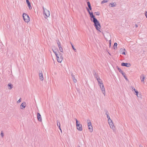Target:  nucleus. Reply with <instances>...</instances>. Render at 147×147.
Returning <instances> with one entry per match:
<instances>
[{
	"instance_id": "cd10ccee",
	"label": "nucleus",
	"mask_w": 147,
	"mask_h": 147,
	"mask_svg": "<svg viewBox=\"0 0 147 147\" xmlns=\"http://www.w3.org/2000/svg\"><path fill=\"white\" fill-rule=\"evenodd\" d=\"M71 76H72V79H75V75H74L73 74V73H71Z\"/></svg>"
},
{
	"instance_id": "20e7f679",
	"label": "nucleus",
	"mask_w": 147,
	"mask_h": 147,
	"mask_svg": "<svg viewBox=\"0 0 147 147\" xmlns=\"http://www.w3.org/2000/svg\"><path fill=\"white\" fill-rule=\"evenodd\" d=\"M76 127L77 129L80 131H82V125L80 124L78 120L76 121Z\"/></svg>"
},
{
	"instance_id": "7c9ffc66",
	"label": "nucleus",
	"mask_w": 147,
	"mask_h": 147,
	"mask_svg": "<svg viewBox=\"0 0 147 147\" xmlns=\"http://www.w3.org/2000/svg\"><path fill=\"white\" fill-rule=\"evenodd\" d=\"M107 2L106 0H104L101 2V3H104Z\"/></svg>"
},
{
	"instance_id": "72a5a7b5",
	"label": "nucleus",
	"mask_w": 147,
	"mask_h": 147,
	"mask_svg": "<svg viewBox=\"0 0 147 147\" xmlns=\"http://www.w3.org/2000/svg\"><path fill=\"white\" fill-rule=\"evenodd\" d=\"M57 44L58 45H60L61 44V43L59 41V40H58L57 41Z\"/></svg>"
},
{
	"instance_id": "49530a36",
	"label": "nucleus",
	"mask_w": 147,
	"mask_h": 147,
	"mask_svg": "<svg viewBox=\"0 0 147 147\" xmlns=\"http://www.w3.org/2000/svg\"><path fill=\"white\" fill-rule=\"evenodd\" d=\"M58 48H59V47H61V44L60 45H58Z\"/></svg>"
},
{
	"instance_id": "f257e3e1",
	"label": "nucleus",
	"mask_w": 147,
	"mask_h": 147,
	"mask_svg": "<svg viewBox=\"0 0 147 147\" xmlns=\"http://www.w3.org/2000/svg\"><path fill=\"white\" fill-rule=\"evenodd\" d=\"M86 9L90 15L91 21L93 22L94 23V25L96 29L98 31H100V28L101 26L99 22L95 18V16L94 15L92 12H90V11H89V9L87 7H86Z\"/></svg>"
},
{
	"instance_id": "bb28decb",
	"label": "nucleus",
	"mask_w": 147,
	"mask_h": 147,
	"mask_svg": "<svg viewBox=\"0 0 147 147\" xmlns=\"http://www.w3.org/2000/svg\"><path fill=\"white\" fill-rule=\"evenodd\" d=\"M120 73L123 76H124V75H125V73L122 70V72L121 71Z\"/></svg>"
},
{
	"instance_id": "c9c22d12",
	"label": "nucleus",
	"mask_w": 147,
	"mask_h": 147,
	"mask_svg": "<svg viewBox=\"0 0 147 147\" xmlns=\"http://www.w3.org/2000/svg\"><path fill=\"white\" fill-rule=\"evenodd\" d=\"M21 98H20V99L17 101V102L18 103L21 102Z\"/></svg>"
},
{
	"instance_id": "8fccbe9b",
	"label": "nucleus",
	"mask_w": 147,
	"mask_h": 147,
	"mask_svg": "<svg viewBox=\"0 0 147 147\" xmlns=\"http://www.w3.org/2000/svg\"><path fill=\"white\" fill-rule=\"evenodd\" d=\"M53 52L55 53V54H56L57 53V52H54V51H53Z\"/></svg>"
},
{
	"instance_id": "b1692460",
	"label": "nucleus",
	"mask_w": 147,
	"mask_h": 147,
	"mask_svg": "<svg viewBox=\"0 0 147 147\" xmlns=\"http://www.w3.org/2000/svg\"><path fill=\"white\" fill-rule=\"evenodd\" d=\"M59 51H60L61 52H63V49L62 48V47H59Z\"/></svg>"
},
{
	"instance_id": "39448f33",
	"label": "nucleus",
	"mask_w": 147,
	"mask_h": 147,
	"mask_svg": "<svg viewBox=\"0 0 147 147\" xmlns=\"http://www.w3.org/2000/svg\"><path fill=\"white\" fill-rule=\"evenodd\" d=\"M99 85L100 88H101V90L102 91V93L103 94H104V95H105V88L104 87L103 84L102 83V84H99Z\"/></svg>"
},
{
	"instance_id": "de8ad7c7",
	"label": "nucleus",
	"mask_w": 147,
	"mask_h": 147,
	"mask_svg": "<svg viewBox=\"0 0 147 147\" xmlns=\"http://www.w3.org/2000/svg\"><path fill=\"white\" fill-rule=\"evenodd\" d=\"M59 127V129L61 131V127H60V126H59L58 127Z\"/></svg>"
},
{
	"instance_id": "2eb2a0df",
	"label": "nucleus",
	"mask_w": 147,
	"mask_h": 147,
	"mask_svg": "<svg viewBox=\"0 0 147 147\" xmlns=\"http://www.w3.org/2000/svg\"><path fill=\"white\" fill-rule=\"evenodd\" d=\"M57 51H58V53H59V56L61 59H62V60L63 59V57L62 56V55L61 53H60L58 49H57Z\"/></svg>"
},
{
	"instance_id": "4c0bfd02",
	"label": "nucleus",
	"mask_w": 147,
	"mask_h": 147,
	"mask_svg": "<svg viewBox=\"0 0 147 147\" xmlns=\"http://www.w3.org/2000/svg\"><path fill=\"white\" fill-rule=\"evenodd\" d=\"M123 76L124 77L126 80H128V79H127V77L125 76V75H124V76Z\"/></svg>"
},
{
	"instance_id": "f704fd0d",
	"label": "nucleus",
	"mask_w": 147,
	"mask_h": 147,
	"mask_svg": "<svg viewBox=\"0 0 147 147\" xmlns=\"http://www.w3.org/2000/svg\"><path fill=\"white\" fill-rule=\"evenodd\" d=\"M57 126L58 127L59 126H60V122H57Z\"/></svg>"
},
{
	"instance_id": "a878e982",
	"label": "nucleus",
	"mask_w": 147,
	"mask_h": 147,
	"mask_svg": "<svg viewBox=\"0 0 147 147\" xmlns=\"http://www.w3.org/2000/svg\"><path fill=\"white\" fill-rule=\"evenodd\" d=\"M134 91L136 93V94H135L137 96H138V92L136 90H135Z\"/></svg>"
},
{
	"instance_id": "c756f323",
	"label": "nucleus",
	"mask_w": 147,
	"mask_h": 147,
	"mask_svg": "<svg viewBox=\"0 0 147 147\" xmlns=\"http://www.w3.org/2000/svg\"><path fill=\"white\" fill-rule=\"evenodd\" d=\"M108 122L109 123H111L112 122V120H111V119H108Z\"/></svg>"
},
{
	"instance_id": "ea45409f",
	"label": "nucleus",
	"mask_w": 147,
	"mask_h": 147,
	"mask_svg": "<svg viewBox=\"0 0 147 147\" xmlns=\"http://www.w3.org/2000/svg\"><path fill=\"white\" fill-rule=\"evenodd\" d=\"M57 49H55L54 50H53V49H52L53 51H54V52H57Z\"/></svg>"
},
{
	"instance_id": "6ab92c4d",
	"label": "nucleus",
	"mask_w": 147,
	"mask_h": 147,
	"mask_svg": "<svg viewBox=\"0 0 147 147\" xmlns=\"http://www.w3.org/2000/svg\"><path fill=\"white\" fill-rule=\"evenodd\" d=\"M117 44L116 42H115L114 43L113 45V48L114 49H115L116 48H117Z\"/></svg>"
},
{
	"instance_id": "f8f14e48",
	"label": "nucleus",
	"mask_w": 147,
	"mask_h": 147,
	"mask_svg": "<svg viewBox=\"0 0 147 147\" xmlns=\"http://www.w3.org/2000/svg\"><path fill=\"white\" fill-rule=\"evenodd\" d=\"M26 106V103L24 102L22 103L20 105V108L22 109H23Z\"/></svg>"
},
{
	"instance_id": "a211bd4d",
	"label": "nucleus",
	"mask_w": 147,
	"mask_h": 147,
	"mask_svg": "<svg viewBox=\"0 0 147 147\" xmlns=\"http://www.w3.org/2000/svg\"><path fill=\"white\" fill-rule=\"evenodd\" d=\"M59 57H58V58H56L57 61L59 63H61L62 60L60 58H59Z\"/></svg>"
},
{
	"instance_id": "79ce46f5",
	"label": "nucleus",
	"mask_w": 147,
	"mask_h": 147,
	"mask_svg": "<svg viewBox=\"0 0 147 147\" xmlns=\"http://www.w3.org/2000/svg\"><path fill=\"white\" fill-rule=\"evenodd\" d=\"M56 57V58H58V57H59V55H58L57 53L55 54Z\"/></svg>"
},
{
	"instance_id": "9b49d317",
	"label": "nucleus",
	"mask_w": 147,
	"mask_h": 147,
	"mask_svg": "<svg viewBox=\"0 0 147 147\" xmlns=\"http://www.w3.org/2000/svg\"><path fill=\"white\" fill-rule=\"evenodd\" d=\"M125 49L121 48L120 50V52L121 53L124 55H126V54L125 52Z\"/></svg>"
},
{
	"instance_id": "1a4fd4ad",
	"label": "nucleus",
	"mask_w": 147,
	"mask_h": 147,
	"mask_svg": "<svg viewBox=\"0 0 147 147\" xmlns=\"http://www.w3.org/2000/svg\"><path fill=\"white\" fill-rule=\"evenodd\" d=\"M39 76L40 80L42 81L43 80V76L42 73V71L39 72Z\"/></svg>"
},
{
	"instance_id": "5701e85b",
	"label": "nucleus",
	"mask_w": 147,
	"mask_h": 147,
	"mask_svg": "<svg viewBox=\"0 0 147 147\" xmlns=\"http://www.w3.org/2000/svg\"><path fill=\"white\" fill-rule=\"evenodd\" d=\"M94 14L96 15L99 16L100 15V13L99 12H96L94 13Z\"/></svg>"
},
{
	"instance_id": "a18cd8bd",
	"label": "nucleus",
	"mask_w": 147,
	"mask_h": 147,
	"mask_svg": "<svg viewBox=\"0 0 147 147\" xmlns=\"http://www.w3.org/2000/svg\"><path fill=\"white\" fill-rule=\"evenodd\" d=\"M109 125H113V122H111V123H109Z\"/></svg>"
},
{
	"instance_id": "a19ab883",
	"label": "nucleus",
	"mask_w": 147,
	"mask_h": 147,
	"mask_svg": "<svg viewBox=\"0 0 147 147\" xmlns=\"http://www.w3.org/2000/svg\"><path fill=\"white\" fill-rule=\"evenodd\" d=\"M145 16H146V18H147V12L146 11L145 12Z\"/></svg>"
},
{
	"instance_id": "58836bf2",
	"label": "nucleus",
	"mask_w": 147,
	"mask_h": 147,
	"mask_svg": "<svg viewBox=\"0 0 147 147\" xmlns=\"http://www.w3.org/2000/svg\"><path fill=\"white\" fill-rule=\"evenodd\" d=\"M73 81L74 83H76L77 82V80L76 79H73Z\"/></svg>"
},
{
	"instance_id": "dca6fc26",
	"label": "nucleus",
	"mask_w": 147,
	"mask_h": 147,
	"mask_svg": "<svg viewBox=\"0 0 147 147\" xmlns=\"http://www.w3.org/2000/svg\"><path fill=\"white\" fill-rule=\"evenodd\" d=\"M7 86L9 87L8 89L10 90L11 89L13 88V86L11 83L8 84Z\"/></svg>"
},
{
	"instance_id": "6e6552de",
	"label": "nucleus",
	"mask_w": 147,
	"mask_h": 147,
	"mask_svg": "<svg viewBox=\"0 0 147 147\" xmlns=\"http://www.w3.org/2000/svg\"><path fill=\"white\" fill-rule=\"evenodd\" d=\"M37 120L40 122H42L41 116L40 113L37 112Z\"/></svg>"
},
{
	"instance_id": "473e14b6",
	"label": "nucleus",
	"mask_w": 147,
	"mask_h": 147,
	"mask_svg": "<svg viewBox=\"0 0 147 147\" xmlns=\"http://www.w3.org/2000/svg\"><path fill=\"white\" fill-rule=\"evenodd\" d=\"M105 114L107 116V115H108V112L107 110H105Z\"/></svg>"
},
{
	"instance_id": "412c9836",
	"label": "nucleus",
	"mask_w": 147,
	"mask_h": 147,
	"mask_svg": "<svg viewBox=\"0 0 147 147\" xmlns=\"http://www.w3.org/2000/svg\"><path fill=\"white\" fill-rule=\"evenodd\" d=\"M70 43L71 44V47L75 51V52H76V49L74 47V46L73 45H72V44L70 42Z\"/></svg>"
},
{
	"instance_id": "ddd939ff",
	"label": "nucleus",
	"mask_w": 147,
	"mask_h": 147,
	"mask_svg": "<svg viewBox=\"0 0 147 147\" xmlns=\"http://www.w3.org/2000/svg\"><path fill=\"white\" fill-rule=\"evenodd\" d=\"M87 3L88 7V8L89 9V10H91L92 9V8L90 2L89 1H88L87 2Z\"/></svg>"
},
{
	"instance_id": "393cba45",
	"label": "nucleus",
	"mask_w": 147,
	"mask_h": 147,
	"mask_svg": "<svg viewBox=\"0 0 147 147\" xmlns=\"http://www.w3.org/2000/svg\"><path fill=\"white\" fill-rule=\"evenodd\" d=\"M117 69L120 72L121 71L122 72V70L120 69L118 66H117Z\"/></svg>"
},
{
	"instance_id": "0eeeda50",
	"label": "nucleus",
	"mask_w": 147,
	"mask_h": 147,
	"mask_svg": "<svg viewBox=\"0 0 147 147\" xmlns=\"http://www.w3.org/2000/svg\"><path fill=\"white\" fill-rule=\"evenodd\" d=\"M121 65L122 66H125L127 67H130L131 65L129 63H125L123 62L121 63Z\"/></svg>"
},
{
	"instance_id": "c03bdc74",
	"label": "nucleus",
	"mask_w": 147,
	"mask_h": 147,
	"mask_svg": "<svg viewBox=\"0 0 147 147\" xmlns=\"http://www.w3.org/2000/svg\"><path fill=\"white\" fill-rule=\"evenodd\" d=\"M109 44H110V46L109 47H110L111 46V40H110L109 41Z\"/></svg>"
},
{
	"instance_id": "aec40b11",
	"label": "nucleus",
	"mask_w": 147,
	"mask_h": 147,
	"mask_svg": "<svg viewBox=\"0 0 147 147\" xmlns=\"http://www.w3.org/2000/svg\"><path fill=\"white\" fill-rule=\"evenodd\" d=\"M110 127L112 128L114 130L115 129V127L113 125H110Z\"/></svg>"
},
{
	"instance_id": "9d476101",
	"label": "nucleus",
	"mask_w": 147,
	"mask_h": 147,
	"mask_svg": "<svg viewBox=\"0 0 147 147\" xmlns=\"http://www.w3.org/2000/svg\"><path fill=\"white\" fill-rule=\"evenodd\" d=\"M26 2L27 4L28 5V7L29 9H31L32 8V7L31 5V3L29 0H26Z\"/></svg>"
},
{
	"instance_id": "423d86ee",
	"label": "nucleus",
	"mask_w": 147,
	"mask_h": 147,
	"mask_svg": "<svg viewBox=\"0 0 147 147\" xmlns=\"http://www.w3.org/2000/svg\"><path fill=\"white\" fill-rule=\"evenodd\" d=\"M88 127L89 129L90 130V132H92L93 131L92 127V123L91 122L88 123Z\"/></svg>"
},
{
	"instance_id": "4468645a",
	"label": "nucleus",
	"mask_w": 147,
	"mask_h": 147,
	"mask_svg": "<svg viewBox=\"0 0 147 147\" xmlns=\"http://www.w3.org/2000/svg\"><path fill=\"white\" fill-rule=\"evenodd\" d=\"M96 80L99 85L102 84V82L99 78H97Z\"/></svg>"
},
{
	"instance_id": "7ed1b4c3",
	"label": "nucleus",
	"mask_w": 147,
	"mask_h": 147,
	"mask_svg": "<svg viewBox=\"0 0 147 147\" xmlns=\"http://www.w3.org/2000/svg\"><path fill=\"white\" fill-rule=\"evenodd\" d=\"M22 16L25 22H28L30 21V18L27 14L24 13L23 14Z\"/></svg>"
},
{
	"instance_id": "864d4df0",
	"label": "nucleus",
	"mask_w": 147,
	"mask_h": 147,
	"mask_svg": "<svg viewBox=\"0 0 147 147\" xmlns=\"http://www.w3.org/2000/svg\"><path fill=\"white\" fill-rule=\"evenodd\" d=\"M79 147H80V146H79Z\"/></svg>"
},
{
	"instance_id": "37998d69",
	"label": "nucleus",
	"mask_w": 147,
	"mask_h": 147,
	"mask_svg": "<svg viewBox=\"0 0 147 147\" xmlns=\"http://www.w3.org/2000/svg\"><path fill=\"white\" fill-rule=\"evenodd\" d=\"M107 118H108V119H110V117L108 115H107Z\"/></svg>"
},
{
	"instance_id": "2f4dec72",
	"label": "nucleus",
	"mask_w": 147,
	"mask_h": 147,
	"mask_svg": "<svg viewBox=\"0 0 147 147\" xmlns=\"http://www.w3.org/2000/svg\"><path fill=\"white\" fill-rule=\"evenodd\" d=\"M110 4L111 5V7H114L115 6V5L114 4V3H110Z\"/></svg>"
},
{
	"instance_id": "c85d7f7f",
	"label": "nucleus",
	"mask_w": 147,
	"mask_h": 147,
	"mask_svg": "<svg viewBox=\"0 0 147 147\" xmlns=\"http://www.w3.org/2000/svg\"><path fill=\"white\" fill-rule=\"evenodd\" d=\"M1 135L2 137L3 138L4 136V133L2 131L1 132Z\"/></svg>"
},
{
	"instance_id": "f3484780",
	"label": "nucleus",
	"mask_w": 147,
	"mask_h": 147,
	"mask_svg": "<svg viewBox=\"0 0 147 147\" xmlns=\"http://www.w3.org/2000/svg\"><path fill=\"white\" fill-rule=\"evenodd\" d=\"M93 74L94 75V77L96 78V79L97 78H98V76L97 74H96L95 71H94L93 72Z\"/></svg>"
},
{
	"instance_id": "4be33fe9",
	"label": "nucleus",
	"mask_w": 147,
	"mask_h": 147,
	"mask_svg": "<svg viewBox=\"0 0 147 147\" xmlns=\"http://www.w3.org/2000/svg\"><path fill=\"white\" fill-rule=\"evenodd\" d=\"M141 76L142 77V78H141V81L142 82H143L144 81L145 78L143 75H142Z\"/></svg>"
},
{
	"instance_id": "09e8293b",
	"label": "nucleus",
	"mask_w": 147,
	"mask_h": 147,
	"mask_svg": "<svg viewBox=\"0 0 147 147\" xmlns=\"http://www.w3.org/2000/svg\"><path fill=\"white\" fill-rule=\"evenodd\" d=\"M135 27L136 28H137L138 27V25L137 24H135Z\"/></svg>"
},
{
	"instance_id": "3c124183",
	"label": "nucleus",
	"mask_w": 147,
	"mask_h": 147,
	"mask_svg": "<svg viewBox=\"0 0 147 147\" xmlns=\"http://www.w3.org/2000/svg\"><path fill=\"white\" fill-rule=\"evenodd\" d=\"M75 120L76 121H76H77V120H77V119H76V118H75Z\"/></svg>"
},
{
	"instance_id": "e433bc0d",
	"label": "nucleus",
	"mask_w": 147,
	"mask_h": 147,
	"mask_svg": "<svg viewBox=\"0 0 147 147\" xmlns=\"http://www.w3.org/2000/svg\"><path fill=\"white\" fill-rule=\"evenodd\" d=\"M131 90H134V91H135V90H136L135 89V88L133 86H131Z\"/></svg>"
},
{
	"instance_id": "603ef678",
	"label": "nucleus",
	"mask_w": 147,
	"mask_h": 147,
	"mask_svg": "<svg viewBox=\"0 0 147 147\" xmlns=\"http://www.w3.org/2000/svg\"><path fill=\"white\" fill-rule=\"evenodd\" d=\"M140 147H143V146H141V145H140Z\"/></svg>"
},
{
	"instance_id": "f03ea898",
	"label": "nucleus",
	"mask_w": 147,
	"mask_h": 147,
	"mask_svg": "<svg viewBox=\"0 0 147 147\" xmlns=\"http://www.w3.org/2000/svg\"><path fill=\"white\" fill-rule=\"evenodd\" d=\"M43 14L45 18L47 19V17H48L50 15L49 11L45 8L43 7Z\"/></svg>"
}]
</instances>
